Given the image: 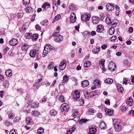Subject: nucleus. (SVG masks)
<instances>
[{
    "label": "nucleus",
    "mask_w": 134,
    "mask_h": 134,
    "mask_svg": "<svg viewBox=\"0 0 134 134\" xmlns=\"http://www.w3.org/2000/svg\"><path fill=\"white\" fill-rule=\"evenodd\" d=\"M113 125L115 131L119 132L122 129V127L117 119H113Z\"/></svg>",
    "instance_id": "nucleus-1"
},
{
    "label": "nucleus",
    "mask_w": 134,
    "mask_h": 134,
    "mask_svg": "<svg viewBox=\"0 0 134 134\" xmlns=\"http://www.w3.org/2000/svg\"><path fill=\"white\" fill-rule=\"evenodd\" d=\"M52 36L54 37V40L56 42L60 43L63 40V37L62 35L58 34V33L55 32L53 34Z\"/></svg>",
    "instance_id": "nucleus-2"
},
{
    "label": "nucleus",
    "mask_w": 134,
    "mask_h": 134,
    "mask_svg": "<svg viewBox=\"0 0 134 134\" xmlns=\"http://www.w3.org/2000/svg\"><path fill=\"white\" fill-rule=\"evenodd\" d=\"M52 47V46L49 44H47L44 46L42 53L43 57L46 56L51 50H52V49L51 48Z\"/></svg>",
    "instance_id": "nucleus-3"
},
{
    "label": "nucleus",
    "mask_w": 134,
    "mask_h": 134,
    "mask_svg": "<svg viewBox=\"0 0 134 134\" xmlns=\"http://www.w3.org/2000/svg\"><path fill=\"white\" fill-rule=\"evenodd\" d=\"M69 107V105L68 104L65 103L62 105L60 109L62 112L64 111H68Z\"/></svg>",
    "instance_id": "nucleus-4"
},
{
    "label": "nucleus",
    "mask_w": 134,
    "mask_h": 134,
    "mask_svg": "<svg viewBox=\"0 0 134 134\" xmlns=\"http://www.w3.org/2000/svg\"><path fill=\"white\" fill-rule=\"evenodd\" d=\"M96 92L97 91H94L92 92L90 94V95L89 96L88 93L87 92H84V95L85 98L87 99L90 98V97H92L94 96V95L96 94Z\"/></svg>",
    "instance_id": "nucleus-5"
},
{
    "label": "nucleus",
    "mask_w": 134,
    "mask_h": 134,
    "mask_svg": "<svg viewBox=\"0 0 134 134\" xmlns=\"http://www.w3.org/2000/svg\"><path fill=\"white\" fill-rule=\"evenodd\" d=\"M116 68V66L115 63L112 62H110L108 65V69L111 71H114Z\"/></svg>",
    "instance_id": "nucleus-6"
},
{
    "label": "nucleus",
    "mask_w": 134,
    "mask_h": 134,
    "mask_svg": "<svg viewBox=\"0 0 134 134\" xmlns=\"http://www.w3.org/2000/svg\"><path fill=\"white\" fill-rule=\"evenodd\" d=\"M92 23L93 24H98L99 21V18L96 16H92Z\"/></svg>",
    "instance_id": "nucleus-7"
},
{
    "label": "nucleus",
    "mask_w": 134,
    "mask_h": 134,
    "mask_svg": "<svg viewBox=\"0 0 134 134\" xmlns=\"http://www.w3.org/2000/svg\"><path fill=\"white\" fill-rule=\"evenodd\" d=\"M104 28V27L103 25H99L97 26L96 31L98 33H101L103 31Z\"/></svg>",
    "instance_id": "nucleus-8"
},
{
    "label": "nucleus",
    "mask_w": 134,
    "mask_h": 134,
    "mask_svg": "<svg viewBox=\"0 0 134 134\" xmlns=\"http://www.w3.org/2000/svg\"><path fill=\"white\" fill-rule=\"evenodd\" d=\"M70 18L71 23H73L75 22L76 20V17L74 13H71Z\"/></svg>",
    "instance_id": "nucleus-9"
},
{
    "label": "nucleus",
    "mask_w": 134,
    "mask_h": 134,
    "mask_svg": "<svg viewBox=\"0 0 134 134\" xmlns=\"http://www.w3.org/2000/svg\"><path fill=\"white\" fill-rule=\"evenodd\" d=\"M107 10L108 11H111L114 8V6L110 3H108L106 5Z\"/></svg>",
    "instance_id": "nucleus-10"
},
{
    "label": "nucleus",
    "mask_w": 134,
    "mask_h": 134,
    "mask_svg": "<svg viewBox=\"0 0 134 134\" xmlns=\"http://www.w3.org/2000/svg\"><path fill=\"white\" fill-rule=\"evenodd\" d=\"M133 103L132 98L131 97H129L126 100V103L127 105L129 106H132Z\"/></svg>",
    "instance_id": "nucleus-11"
},
{
    "label": "nucleus",
    "mask_w": 134,
    "mask_h": 134,
    "mask_svg": "<svg viewBox=\"0 0 134 134\" xmlns=\"http://www.w3.org/2000/svg\"><path fill=\"white\" fill-rule=\"evenodd\" d=\"M18 42V41L17 39L13 38L9 41V44L11 46H14L16 45Z\"/></svg>",
    "instance_id": "nucleus-12"
},
{
    "label": "nucleus",
    "mask_w": 134,
    "mask_h": 134,
    "mask_svg": "<svg viewBox=\"0 0 134 134\" xmlns=\"http://www.w3.org/2000/svg\"><path fill=\"white\" fill-rule=\"evenodd\" d=\"M100 50V47L99 46H97L93 48L92 50V52L93 54L98 53Z\"/></svg>",
    "instance_id": "nucleus-13"
},
{
    "label": "nucleus",
    "mask_w": 134,
    "mask_h": 134,
    "mask_svg": "<svg viewBox=\"0 0 134 134\" xmlns=\"http://www.w3.org/2000/svg\"><path fill=\"white\" fill-rule=\"evenodd\" d=\"M66 63L65 61L61 62L60 64L59 68L60 70H63L65 69L66 67Z\"/></svg>",
    "instance_id": "nucleus-14"
},
{
    "label": "nucleus",
    "mask_w": 134,
    "mask_h": 134,
    "mask_svg": "<svg viewBox=\"0 0 134 134\" xmlns=\"http://www.w3.org/2000/svg\"><path fill=\"white\" fill-rule=\"evenodd\" d=\"M80 97V92L77 90H76L74 93V99H79Z\"/></svg>",
    "instance_id": "nucleus-15"
},
{
    "label": "nucleus",
    "mask_w": 134,
    "mask_h": 134,
    "mask_svg": "<svg viewBox=\"0 0 134 134\" xmlns=\"http://www.w3.org/2000/svg\"><path fill=\"white\" fill-rule=\"evenodd\" d=\"M21 45V49L23 51H25L27 50L29 48V46L26 43H22Z\"/></svg>",
    "instance_id": "nucleus-16"
},
{
    "label": "nucleus",
    "mask_w": 134,
    "mask_h": 134,
    "mask_svg": "<svg viewBox=\"0 0 134 134\" xmlns=\"http://www.w3.org/2000/svg\"><path fill=\"white\" fill-rule=\"evenodd\" d=\"M90 19V17L87 14H85L81 16V20L83 21H88Z\"/></svg>",
    "instance_id": "nucleus-17"
},
{
    "label": "nucleus",
    "mask_w": 134,
    "mask_h": 134,
    "mask_svg": "<svg viewBox=\"0 0 134 134\" xmlns=\"http://www.w3.org/2000/svg\"><path fill=\"white\" fill-rule=\"evenodd\" d=\"M96 111L93 108H89L86 112V113L88 115H94V113Z\"/></svg>",
    "instance_id": "nucleus-18"
},
{
    "label": "nucleus",
    "mask_w": 134,
    "mask_h": 134,
    "mask_svg": "<svg viewBox=\"0 0 134 134\" xmlns=\"http://www.w3.org/2000/svg\"><path fill=\"white\" fill-rule=\"evenodd\" d=\"M36 53V50L34 49H33L31 50L30 51V55L31 57H34L35 56Z\"/></svg>",
    "instance_id": "nucleus-19"
},
{
    "label": "nucleus",
    "mask_w": 134,
    "mask_h": 134,
    "mask_svg": "<svg viewBox=\"0 0 134 134\" xmlns=\"http://www.w3.org/2000/svg\"><path fill=\"white\" fill-rule=\"evenodd\" d=\"M82 86L84 87L87 86L89 84V81L87 80H85L82 81L81 83Z\"/></svg>",
    "instance_id": "nucleus-20"
},
{
    "label": "nucleus",
    "mask_w": 134,
    "mask_h": 134,
    "mask_svg": "<svg viewBox=\"0 0 134 134\" xmlns=\"http://www.w3.org/2000/svg\"><path fill=\"white\" fill-rule=\"evenodd\" d=\"M118 22V21L117 19H114L112 21L111 23V24H112L111 25V26L112 27H115L117 23Z\"/></svg>",
    "instance_id": "nucleus-21"
},
{
    "label": "nucleus",
    "mask_w": 134,
    "mask_h": 134,
    "mask_svg": "<svg viewBox=\"0 0 134 134\" xmlns=\"http://www.w3.org/2000/svg\"><path fill=\"white\" fill-rule=\"evenodd\" d=\"M116 86L118 91L120 92H122L124 90V89L121 85L119 84H117L116 85Z\"/></svg>",
    "instance_id": "nucleus-22"
},
{
    "label": "nucleus",
    "mask_w": 134,
    "mask_h": 134,
    "mask_svg": "<svg viewBox=\"0 0 134 134\" xmlns=\"http://www.w3.org/2000/svg\"><path fill=\"white\" fill-rule=\"evenodd\" d=\"M93 83L96 86L99 87L100 85V82L99 80L98 79H96L94 80Z\"/></svg>",
    "instance_id": "nucleus-23"
},
{
    "label": "nucleus",
    "mask_w": 134,
    "mask_h": 134,
    "mask_svg": "<svg viewBox=\"0 0 134 134\" xmlns=\"http://www.w3.org/2000/svg\"><path fill=\"white\" fill-rule=\"evenodd\" d=\"M5 74L7 76L10 77L12 74V71L10 69H8L5 71Z\"/></svg>",
    "instance_id": "nucleus-24"
},
{
    "label": "nucleus",
    "mask_w": 134,
    "mask_h": 134,
    "mask_svg": "<svg viewBox=\"0 0 134 134\" xmlns=\"http://www.w3.org/2000/svg\"><path fill=\"white\" fill-rule=\"evenodd\" d=\"M90 130L89 132L90 134H95L96 131L97 129L95 128H90Z\"/></svg>",
    "instance_id": "nucleus-25"
},
{
    "label": "nucleus",
    "mask_w": 134,
    "mask_h": 134,
    "mask_svg": "<svg viewBox=\"0 0 134 134\" xmlns=\"http://www.w3.org/2000/svg\"><path fill=\"white\" fill-rule=\"evenodd\" d=\"M91 65V62L89 61H86L84 64L83 66L85 68H87Z\"/></svg>",
    "instance_id": "nucleus-26"
},
{
    "label": "nucleus",
    "mask_w": 134,
    "mask_h": 134,
    "mask_svg": "<svg viewBox=\"0 0 134 134\" xmlns=\"http://www.w3.org/2000/svg\"><path fill=\"white\" fill-rule=\"evenodd\" d=\"M127 105L125 104H123L121 106V108L122 111L123 112H125L127 109Z\"/></svg>",
    "instance_id": "nucleus-27"
},
{
    "label": "nucleus",
    "mask_w": 134,
    "mask_h": 134,
    "mask_svg": "<svg viewBox=\"0 0 134 134\" xmlns=\"http://www.w3.org/2000/svg\"><path fill=\"white\" fill-rule=\"evenodd\" d=\"M41 24L42 26H46L48 24V21L46 19L44 20L41 22Z\"/></svg>",
    "instance_id": "nucleus-28"
},
{
    "label": "nucleus",
    "mask_w": 134,
    "mask_h": 134,
    "mask_svg": "<svg viewBox=\"0 0 134 134\" xmlns=\"http://www.w3.org/2000/svg\"><path fill=\"white\" fill-rule=\"evenodd\" d=\"M105 111L106 113H107L110 116L112 115L113 113V110H111L107 109H105Z\"/></svg>",
    "instance_id": "nucleus-29"
},
{
    "label": "nucleus",
    "mask_w": 134,
    "mask_h": 134,
    "mask_svg": "<svg viewBox=\"0 0 134 134\" xmlns=\"http://www.w3.org/2000/svg\"><path fill=\"white\" fill-rule=\"evenodd\" d=\"M25 9L27 13H30L33 12L32 8L29 6L27 7Z\"/></svg>",
    "instance_id": "nucleus-30"
},
{
    "label": "nucleus",
    "mask_w": 134,
    "mask_h": 134,
    "mask_svg": "<svg viewBox=\"0 0 134 134\" xmlns=\"http://www.w3.org/2000/svg\"><path fill=\"white\" fill-rule=\"evenodd\" d=\"M31 114L34 116H37L40 115V113L38 111L33 110Z\"/></svg>",
    "instance_id": "nucleus-31"
},
{
    "label": "nucleus",
    "mask_w": 134,
    "mask_h": 134,
    "mask_svg": "<svg viewBox=\"0 0 134 134\" xmlns=\"http://www.w3.org/2000/svg\"><path fill=\"white\" fill-rule=\"evenodd\" d=\"M104 82L105 83L111 84L113 82V81L112 79L108 78L105 80Z\"/></svg>",
    "instance_id": "nucleus-32"
},
{
    "label": "nucleus",
    "mask_w": 134,
    "mask_h": 134,
    "mask_svg": "<svg viewBox=\"0 0 134 134\" xmlns=\"http://www.w3.org/2000/svg\"><path fill=\"white\" fill-rule=\"evenodd\" d=\"M57 114V112L54 109H52L50 111V114L51 116H54L56 115Z\"/></svg>",
    "instance_id": "nucleus-33"
},
{
    "label": "nucleus",
    "mask_w": 134,
    "mask_h": 134,
    "mask_svg": "<svg viewBox=\"0 0 134 134\" xmlns=\"http://www.w3.org/2000/svg\"><path fill=\"white\" fill-rule=\"evenodd\" d=\"M32 120L30 118L28 117L26 119V122L27 124L30 125L32 123Z\"/></svg>",
    "instance_id": "nucleus-34"
},
{
    "label": "nucleus",
    "mask_w": 134,
    "mask_h": 134,
    "mask_svg": "<svg viewBox=\"0 0 134 134\" xmlns=\"http://www.w3.org/2000/svg\"><path fill=\"white\" fill-rule=\"evenodd\" d=\"M99 127L100 129H103L105 128L106 127V126L104 122H102L99 125Z\"/></svg>",
    "instance_id": "nucleus-35"
},
{
    "label": "nucleus",
    "mask_w": 134,
    "mask_h": 134,
    "mask_svg": "<svg viewBox=\"0 0 134 134\" xmlns=\"http://www.w3.org/2000/svg\"><path fill=\"white\" fill-rule=\"evenodd\" d=\"M44 132V130L42 127L39 128L37 130V133L39 134H42Z\"/></svg>",
    "instance_id": "nucleus-36"
},
{
    "label": "nucleus",
    "mask_w": 134,
    "mask_h": 134,
    "mask_svg": "<svg viewBox=\"0 0 134 134\" xmlns=\"http://www.w3.org/2000/svg\"><path fill=\"white\" fill-rule=\"evenodd\" d=\"M115 32V30L113 28H110L109 31V34L110 35H112L114 34Z\"/></svg>",
    "instance_id": "nucleus-37"
},
{
    "label": "nucleus",
    "mask_w": 134,
    "mask_h": 134,
    "mask_svg": "<svg viewBox=\"0 0 134 134\" xmlns=\"http://www.w3.org/2000/svg\"><path fill=\"white\" fill-rule=\"evenodd\" d=\"M68 77L66 75H65L63 77V82H66L68 80Z\"/></svg>",
    "instance_id": "nucleus-38"
},
{
    "label": "nucleus",
    "mask_w": 134,
    "mask_h": 134,
    "mask_svg": "<svg viewBox=\"0 0 134 134\" xmlns=\"http://www.w3.org/2000/svg\"><path fill=\"white\" fill-rule=\"evenodd\" d=\"M61 17L60 15V14H58L55 16L53 19V21L55 22L57 21Z\"/></svg>",
    "instance_id": "nucleus-39"
},
{
    "label": "nucleus",
    "mask_w": 134,
    "mask_h": 134,
    "mask_svg": "<svg viewBox=\"0 0 134 134\" xmlns=\"http://www.w3.org/2000/svg\"><path fill=\"white\" fill-rule=\"evenodd\" d=\"M106 22L109 25L111 24V20L109 18H107L106 19Z\"/></svg>",
    "instance_id": "nucleus-40"
},
{
    "label": "nucleus",
    "mask_w": 134,
    "mask_h": 134,
    "mask_svg": "<svg viewBox=\"0 0 134 134\" xmlns=\"http://www.w3.org/2000/svg\"><path fill=\"white\" fill-rule=\"evenodd\" d=\"M3 85L5 88L8 87L9 85V83L7 80H5L4 81Z\"/></svg>",
    "instance_id": "nucleus-41"
},
{
    "label": "nucleus",
    "mask_w": 134,
    "mask_h": 134,
    "mask_svg": "<svg viewBox=\"0 0 134 134\" xmlns=\"http://www.w3.org/2000/svg\"><path fill=\"white\" fill-rule=\"evenodd\" d=\"M84 36L86 38V37H89L90 35V33L88 31H86L84 32L83 34Z\"/></svg>",
    "instance_id": "nucleus-42"
},
{
    "label": "nucleus",
    "mask_w": 134,
    "mask_h": 134,
    "mask_svg": "<svg viewBox=\"0 0 134 134\" xmlns=\"http://www.w3.org/2000/svg\"><path fill=\"white\" fill-rule=\"evenodd\" d=\"M25 37L27 39H29L31 37V36L30 33H26L25 35Z\"/></svg>",
    "instance_id": "nucleus-43"
},
{
    "label": "nucleus",
    "mask_w": 134,
    "mask_h": 134,
    "mask_svg": "<svg viewBox=\"0 0 134 134\" xmlns=\"http://www.w3.org/2000/svg\"><path fill=\"white\" fill-rule=\"evenodd\" d=\"M14 116V114L12 113H9L8 115V117L10 119H13Z\"/></svg>",
    "instance_id": "nucleus-44"
},
{
    "label": "nucleus",
    "mask_w": 134,
    "mask_h": 134,
    "mask_svg": "<svg viewBox=\"0 0 134 134\" xmlns=\"http://www.w3.org/2000/svg\"><path fill=\"white\" fill-rule=\"evenodd\" d=\"M38 38V35L37 34H34L32 37V39L34 40H36Z\"/></svg>",
    "instance_id": "nucleus-45"
},
{
    "label": "nucleus",
    "mask_w": 134,
    "mask_h": 134,
    "mask_svg": "<svg viewBox=\"0 0 134 134\" xmlns=\"http://www.w3.org/2000/svg\"><path fill=\"white\" fill-rule=\"evenodd\" d=\"M104 62L105 61L103 60H100L99 62V64L101 65L102 66L101 67H104Z\"/></svg>",
    "instance_id": "nucleus-46"
},
{
    "label": "nucleus",
    "mask_w": 134,
    "mask_h": 134,
    "mask_svg": "<svg viewBox=\"0 0 134 134\" xmlns=\"http://www.w3.org/2000/svg\"><path fill=\"white\" fill-rule=\"evenodd\" d=\"M38 103H36L34 102L31 103V106L34 108L37 107H38Z\"/></svg>",
    "instance_id": "nucleus-47"
},
{
    "label": "nucleus",
    "mask_w": 134,
    "mask_h": 134,
    "mask_svg": "<svg viewBox=\"0 0 134 134\" xmlns=\"http://www.w3.org/2000/svg\"><path fill=\"white\" fill-rule=\"evenodd\" d=\"M88 120L85 119H83L80 120V124H82L88 121Z\"/></svg>",
    "instance_id": "nucleus-48"
},
{
    "label": "nucleus",
    "mask_w": 134,
    "mask_h": 134,
    "mask_svg": "<svg viewBox=\"0 0 134 134\" xmlns=\"http://www.w3.org/2000/svg\"><path fill=\"white\" fill-rule=\"evenodd\" d=\"M23 3L24 5H25L28 4L30 2V0H23Z\"/></svg>",
    "instance_id": "nucleus-49"
},
{
    "label": "nucleus",
    "mask_w": 134,
    "mask_h": 134,
    "mask_svg": "<svg viewBox=\"0 0 134 134\" xmlns=\"http://www.w3.org/2000/svg\"><path fill=\"white\" fill-rule=\"evenodd\" d=\"M53 8L55 12L57 9L58 8V6L57 5V4L55 3L54 4H53Z\"/></svg>",
    "instance_id": "nucleus-50"
},
{
    "label": "nucleus",
    "mask_w": 134,
    "mask_h": 134,
    "mask_svg": "<svg viewBox=\"0 0 134 134\" xmlns=\"http://www.w3.org/2000/svg\"><path fill=\"white\" fill-rule=\"evenodd\" d=\"M27 108L26 106L24 107L23 108V109L25 111H29L30 110V106L29 105H27Z\"/></svg>",
    "instance_id": "nucleus-51"
},
{
    "label": "nucleus",
    "mask_w": 134,
    "mask_h": 134,
    "mask_svg": "<svg viewBox=\"0 0 134 134\" xmlns=\"http://www.w3.org/2000/svg\"><path fill=\"white\" fill-rule=\"evenodd\" d=\"M54 67L53 65L52 64V62L49 63L48 65V68L49 69H52Z\"/></svg>",
    "instance_id": "nucleus-52"
},
{
    "label": "nucleus",
    "mask_w": 134,
    "mask_h": 134,
    "mask_svg": "<svg viewBox=\"0 0 134 134\" xmlns=\"http://www.w3.org/2000/svg\"><path fill=\"white\" fill-rule=\"evenodd\" d=\"M60 98V100L62 102H65V99L64 97H63L62 95H60L59 96Z\"/></svg>",
    "instance_id": "nucleus-53"
},
{
    "label": "nucleus",
    "mask_w": 134,
    "mask_h": 134,
    "mask_svg": "<svg viewBox=\"0 0 134 134\" xmlns=\"http://www.w3.org/2000/svg\"><path fill=\"white\" fill-rule=\"evenodd\" d=\"M69 8L71 10H72L75 9V5H70Z\"/></svg>",
    "instance_id": "nucleus-54"
},
{
    "label": "nucleus",
    "mask_w": 134,
    "mask_h": 134,
    "mask_svg": "<svg viewBox=\"0 0 134 134\" xmlns=\"http://www.w3.org/2000/svg\"><path fill=\"white\" fill-rule=\"evenodd\" d=\"M20 120V119L19 117H16L14 119L13 121L14 122H18L19 120Z\"/></svg>",
    "instance_id": "nucleus-55"
},
{
    "label": "nucleus",
    "mask_w": 134,
    "mask_h": 134,
    "mask_svg": "<svg viewBox=\"0 0 134 134\" xmlns=\"http://www.w3.org/2000/svg\"><path fill=\"white\" fill-rule=\"evenodd\" d=\"M79 101L81 105L84 104V101L83 99L81 98L79 100Z\"/></svg>",
    "instance_id": "nucleus-56"
},
{
    "label": "nucleus",
    "mask_w": 134,
    "mask_h": 134,
    "mask_svg": "<svg viewBox=\"0 0 134 134\" xmlns=\"http://www.w3.org/2000/svg\"><path fill=\"white\" fill-rule=\"evenodd\" d=\"M107 46L106 44L103 45L101 47V48L103 50L105 49L107 47Z\"/></svg>",
    "instance_id": "nucleus-57"
},
{
    "label": "nucleus",
    "mask_w": 134,
    "mask_h": 134,
    "mask_svg": "<svg viewBox=\"0 0 134 134\" xmlns=\"http://www.w3.org/2000/svg\"><path fill=\"white\" fill-rule=\"evenodd\" d=\"M35 27L36 30H41L40 26L38 25H36Z\"/></svg>",
    "instance_id": "nucleus-58"
},
{
    "label": "nucleus",
    "mask_w": 134,
    "mask_h": 134,
    "mask_svg": "<svg viewBox=\"0 0 134 134\" xmlns=\"http://www.w3.org/2000/svg\"><path fill=\"white\" fill-rule=\"evenodd\" d=\"M9 50V48L8 47L5 48L3 50V52L5 54L7 51Z\"/></svg>",
    "instance_id": "nucleus-59"
},
{
    "label": "nucleus",
    "mask_w": 134,
    "mask_h": 134,
    "mask_svg": "<svg viewBox=\"0 0 134 134\" xmlns=\"http://www.w3.org/2000/svg\"><path fill=\"white\" fill-rule=\"evenodd\" d=\"M17 16L19 18H21L23 16V14L21 13H19L17 14Z\"/></svg>",
    "instance_id": "nucleus-60"
},
{
    "label": "nucleus",
    "mask_w": 134,
    "mask_h": 134,
    "mask_svg": "<svg viewBox=\"0 0 134 134\" xmlns=\"http://www.w3.org/2000/svg\"><path fill=\"white\" fill-rule=\"evenodd\" d=\"M97 116L99 118H101L102 117V114L100 113H98L97 114Z\"/></svg>",
    "instance_id": "nucleus-61"
},
{
    "label": "nucleus",
    "mask_w": 134,
    "mask_h": 134,
    "mask_svg": "<svg viewBox=\"0 0 134 134\" xmlns=\"http://www.w3.org/2000/svg\"><path fill=\"white\" fill-rule=\"evenodd\" d=\"M133 31V29L132 27H130L129 29V32L132 33Z\"/></svg>",
    "instance_id": "nucleus-62"
},
{
    "label": "nucleus",
    "mask_w": 134,
    "mask_h": 134,
    "mask_svg": "<svg viewBox=\"0 0 134 134\" xmlns=\"http://www.w3.org/2000/svg\"><path fill=\"white\" fill-rule=\"evenodd\" d=\"M130 115H132V116H134V111L133 110H131L129 112Z\"/></svg>",
    "instance_id": "nucleus-63"
},
{
    "label": "nucleus",
    "mask_w": 134,
    "mask_h": 134,
    "mask_svg": "<svg viewBox=\"0 0 134 134\" xmlns=\"http://www.w3.org/2000/svg\"><path fill=\"white\" fill-rule=\"evenodd\" d=\"M10 134H16L14 130H12L10 132Z\"/></svg>",
    "instance_id": "nucleus-64"
}]
</instances>
